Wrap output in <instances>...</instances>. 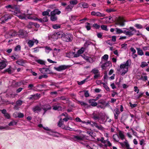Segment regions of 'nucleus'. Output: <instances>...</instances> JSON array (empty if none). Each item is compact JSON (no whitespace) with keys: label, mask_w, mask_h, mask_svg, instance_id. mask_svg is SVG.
<instances>
[{"label":"nucleus","mask_w":149,"mask_h":149,"mask_svg":"<svg viewBox=\"0 0 149 149\" xmlns=\"http://www.w3.org/2000/svg\"><path fill=\"white\" fill-rule=\"evenodd\" d=\"M52 27L54 29H57L60 28V25L57 24L53 25Z\"/></svg>","instance_id":"nucleus-50"},{"label":"nucleus","mask_w":149,"mask_h":149,"mask_svg":"<svg viewBox=\"0 0 149 149\" xmlns=\"http://www.w3.org/2000/svg\"><path fill=\"white\" fill-rule=\"evenodd\" d=\"M127 30L122 31V33L125 34L126 35L131 36L134 34V33L136 32V30L133 27H130L129 29L123 28Z\"/></svg>","instance_id":"nucleus-3"},{"label":"nucleus","mask_w":149,"mask_h":149,"mask_svg":"<svg viewBox=\"0 0 149 149\" xmlns=\"http://www.w3.org/2000/svg\"><path fill=\"white\" fill-rule=\"evenodd\" d=\"M42 19L43 22H47L48 20V17L46 16H45L44 17H43Z\"/></svg>","instance_id":"nucleus-60"},{"label":"nucleus","mask_w":149,"mask_h":149,"mask_svg":"<svg viewBox=\"0 0 149 149\" xmlns=\"http://www.w3.org/2000/svg\"><path fill=\"white\" fill-rule=\"evenodd\" d=\"M17 35V33L14 30H12L9 33V35L12 37L15 36Z\"/></svg>","instance_id":"nucleus-28"},{"label":"nucleus","mask_w":149,"mask_h":149,"mask_svg":"<svg viewBox=\"0 0 149 149\" xmlns=\"http://www.w3.org/2000/svg\"><path fill=\"white\" fill-rule=\"evenodd\" d=\"M63 121L62 118H61L58 124V126L60 127H62V125H63Z\"/></svg>","instance_id":"nucleus-52"},{"label":"nucleus","mask_w":149,"mask_h":149,"mask_svg":"<svg viewBox=\"0 0 149 149\" xmlns=\"http://www.w3.org/2000/svg\"><path fill=\"white\" fill-rule=\"evenodd\" d=\"M116 33L117 34H120L122 33V30L118 28L116 29Z\"/></svg>","instance_id":"nucleus-45"},{"label":"nucleus","mask_w":149,"mask_h":149,"mask_svg":"<svg viewBox=\"0 0 149 149\" xmlns=\"http://www.w3.org/2000/svg\"><path fill=\"white\" fill-rule=\"evenodd\" d=\"M90 125L92 127L95 126L99 130H102V127L101 125L98 126L97 124L95 122H91Z\"/></svg>","instance_id":"nucleus-16"},{"label":"nucleus","mask_w":149,"mask_h":149,"mask_svg":"<svg viewBox=\"0 0 149 149\" xmlns=\"http://www.w3.org/2000/svg\"><path fill=\"white\" fill-rule=\"evenodd\" d=\"M36 61L41 65H45V62L42 60H41V59L36 60Z\"/></svg>","instance_id":"nucleus-36"},{"label":"nucleus","mask_w":149,"mask_h":149,"mask_svg":"<svg viewBox=\"0 0 149 149\" xmlns=\"http://www.w3.org/2000/svg\"><path fill=\"white\" fill-rule=\"evenodd\" d=\"M68 66L67 65H64L59 66L55 68V69L57 71H61L64 70L67 68Z\"/></svg>","instance_id":"nucleus-13"},{"label":"nucleus","mask_w":149,"mask_h":149,"mask_svg":"<svg viewBox=\"0 0 149 149\" xmlns=\"http://www.w3.org/2000/svg\"><path fill=\"white\" fill-rule=\"evenodd\" d=\"M107 26L104 25H102L101 26V28L103 30L107 31L108 29L107 28Z\"/></svg>","instance_id":"nucleus-44"},{"label":"nucleus","mask_w":149,"mask_h":149,"mask_svg":"<svg viewBox=\"0 0 149 149\" xmlns=\"http://www.w3.org/2000/svg\"><path fill=\"white\" fill-rule=\"evenodd\" d=\"M45 52L47 53H48L49 52L52 50V49L50 47L48 46H46L45 47Z\"/></svg>","instance_id":"nucleus-46"},{"label":"nucleus","mask_w":149,"mask_h":149,"mask_svg":"<svg viewBox=\"0 0 149 149\" xmlns=\"http://www.w3.org/2000/svg\"><path fill=\"white\" fill-rule=\"evenodd\" d=\"M119 143L123 147L125 146L127 149H132V148L130 147V145L128 144L127 140H125V141L123 143L119 142Z\"/></svg>","instance_id":"nucleus-9"},{"label":"nucleus","mask_w":149,"mask_h":149,"mask_svg":"<svg viewBox=\"0 0 149 149\" xmlns=\"http://www.w3.org/2000/svg\"><path fill=\"white\" fill-rule=\"evenodd\" d=\"M56 35L57 36L58 38H61L63 39V36H64V33L61 31L58 32H56Z\"/></svg>","instance_id":"nucleus-24"},{"label":"nucleus","mask_w":149,"mask_h":149,"mask_svg":"<svg viewBox=\"0 0 149 149\" xmlns=\"http://www.w3.org/2000/svg\"><path fill=\"white\" fill-rule=\"evenodd\" d=\"M4 72H7L9 74H11L13 72L11 66H10L8 68L4 70Z\"/></svg>","instance_id":"nucleus-32"},{"label":"nucleus","mask_w":149,"mask_h":149,"mask_svg":"<svg viewBox=\"0 0 149 149\" xmlns=\"http://www.w3.org/2000/svg\"><path fill=\"white\" fill-rule=\"evenodd\" d=\"M61 13V12L58 9H55L51 12V14L56 15V14L59 15Z\"/></svg>","instance_id":"nucleus-22"},{"label":"nucleus","mask_w":149,"mask_h":149,"mask_svg":"<svg viewBox=\"0 0 149 149\" xmlns=\"http://www.w3.org/2000/svg\"><path fill=\"white\" fill-rule=\"evenodd\" d=\"M108 55L107 54H105L102 56V58L105 60H107L108 58Z\"/></svg>","instance_id":"nucleus-64"},{"label":"nucleus","mask_w":149,"mask_h":149,"mask_svg":"<svg viewBox=\"0 0 149 149\" xmlns=\"http://www.w3.org/2000/svg\"><path fill=\"white\" fill-rule=\"evenodd\" d=\"M94 101L93 99H91L89 100L88 102L91 104V106L95 107L97 105V103Z\"/></svg>","instance_id":"nucleus-19"},{"label":"nucleus","mask_w":149,"mask_h":149,"mask_svg":"<svg viewBox=\"0 0 149 149\" xmlns=\"http://www.w3.org/2000/svg\"><path fill=\"white\" fill-rule=\"evenodd\" d=\"M50 20L52 21H55L57 19V17L54 14H51Z\"/></svg>","instance_id":"nucleus-27"},{"label":"nucleus","mask_w":149,"mask_h":149,"mask_svg":"<svg viewBox=\"0 0 149 149\" xmlns=\"http://www.w3.org/2000/svg\"><path fill=\"white\" fill-rule=\"evenodd\" d=\"M119 134L120 139L122 140H123L125 137L124 135L123 134L122 132L121 131H120L119 132Z\"/></svg>","instance_id":"nucleus-42"},{"label":"nucleus","mask_w":149,"mask_h":149,"mask_svg":"<svg viewBox=\"0 0 149 149\" xmlns=\"http://www.w3.org/2000/svg\"><path fill=\"white\" fill-rule=\"evenodd\" d=\"M28 88L29 90H33V89L35 88V87L33 84H31L28 85Z\"/></svg>","instance_id":"nucleus-38"},{"label":"nucleus","mask_w":149,"mask_h":149,"mask_svg":"<svg viewBox=\"0 0 149 149\" xmlns=\"http://www.w3.org/2000/svg\"><path fill=\"white\" fill-rule=\"evenodd\" d=\"M17 122L15 121H13L10 122L8 124V125L10 126H14L16 125Z\"/></svg>","instance_id":"nucleus-49"},{"label":"nucleus","mask_w":149,"mask_h":149,"mask_svg":"<svg viewBox=\"0 0 149 149\" xmlns=\"http://www.w3.org/2000/svg\"><path fill=\"white\" fill-rule=\"evenodd\" d=\"M103 84V86L107 91H109V88L108 86L104 83H102Z\"/></svg>","instance_id":"nucleus-40"},{"label":"nucleus","mask_w":149,"mask_h":149,"mask_svg":"<svg viewBox=\"0 0 149 149\" xmlns=\"http://www.w3.org/2000/svg\"><path fill=\"white\" fill-rule=\"evenodd\" d=\"M7 65V63L5 61L0 62V69L2 70L5 68Z\"/></svg>","instance_id":"nucleus-20"},{"label":"nucleus","mask_w":149,"mask_h":149,"mask_svg":"<svg viewBox=\"0 0 149 149\" xmlns=\"http://www.w3.org/2000/svg\"><path fill=\"white\" fill-rule=\"evenodd\" d=\"M50 11V10L49 9H48L46 11H45L43 12L42 13V15L43 16H45V15H48L49 16H50V15H49V13Z\"/></svg>","instance_id":"nucleus-33"},{"label":"nucleus","mask_w":149,"mask_h":149,"mask_svg":"<svg viewBox=\"0 0 149 149\" xmlns=\"http://www.w3.org/2000/svg\"><path fill=\"white\" fill-rule=\"evenodd\" d=\"M70 5H75L77 3V0H73L70 1Z\"/></svg>","instance_id":"nucleus-41"},{"label":"nucleus","mask_w":149,"mask_h":149,"mask_svg":"<svg viewBox=\"0 0 149 149\" xmlns=\"http://www.w3.org/2000/svg\"><path fill=\"white\" fill-rule=\"evenodd\" d=\"M110 63V61H108L105 63H104L101 66L102 68L103 69H104V67L109 66Z\"/></svg>","instance_id":"nucleus-34"},{"label":"nucleus","mask_w":149,"mask_h":149,"mask_svg":"<svg viewBox=\"0 0 149 149\" xmlns=\"http://www.w3.org/2000/svg\"><path fill=\"white\" fill-rule=\"evenodd\" d=\"M47 133L49 134L54 136H58L60 134L59 133L54 132L51 130H50L49 131L47 132Z\"/></svg>","instance_id":"nucleus-12"},{"label":"nucleus","mask_w":149,"mask_h":149,"mask_svg":"<svg viewBox=\"0 0 149 149\" xmlns=\"http://www.w3.org/2000/svg\"><path fill=\"white\" fill-rule=\"evenodd\" d=\"M113 140L116 142H118L119 141V137L117 135H113Z\"/></svg>","instance_id":"nucleus-35"},{"label":"nucleus","mask_w":149,"mask_h":149,"mask_svg":"<svg viewBox=\"0 0 149 149\" xmlns=\"http://www.w3.org/2000/svg\"><path fill=\"white\" fill-rule=\"evenodd\" d=\"M11 17L12 16L11 15L8 14H5L0 19V23L1 24L4 23L9 19H10Z\"/></svg>","instance_id":"nucleus-4"},{"label":"nucleus","mask_w":149,"mask_h":149,"mask_svg":"<svg viewBox=\"0 0 149 149\" xmlns=\"http://www.w3.org/2000/svg\"><path fill=\"white\" fill-rule=\"evenodd\" d=\"M51 37L54 41L55 40L58 38L56 32H55L52 34L51 35Z\"/></svg>","instance_id":"nucleus-30"},{"label":"nucleus","mask_w":149,"mask_h":149,"mask_svg":"<svg viewBox=\"0 0 149 149\" xmlns=\"http://www.w3.org/2000/svg\"><path fill=\"white\" fill-rule=\"evenodd\" d=\"M130 62V60H128L125 63L120 65L119 71L121 72L122 75H124L127 72L128 67L129 66V63Z\"/></svg>","instance_id":"nucleus-1"},{"label":"nucleus","mask_w":149,"mask_h":149,"mask_svg":"<svg viewBox=\"0 0 149 149\" xmlns=\"http://www.w3.org/2000/svg\"><path fill=\"white\" fill-rule=\"evenodd\" d=\"M16 63L19 65L24 66V64L25 63V62L23 60H19L16 61Z\"/></svg>","instance_id":"nucleus-29"},{"label":"nucleus","mask_w":149,"mask_h":149,"mask_svg":"<svg viewBox=\"0 0 149 149\" xmlns=\"http://www.w3.org/2000/svg\"><path fill=\"white\" fill-rule=\"evenodd\" d=\"M53 109L54 110L60 111L62 110V107L60 106L59 104H57L56 105L53 106Z\"/></svg>","instance_id":"nucleus-18"},{"label":"nucleus","mask_w":149,"mask_h":149,"mask_svg":"<svg viewBox=\"0 0 149 149\" xmlns=\"http://www.w3.org/2000/svg\"><path fill=\"white\" fill-rule=\"evenodd\" d=\"M116 24L119 25L120 26H123L125 25L124 21L122 19H120L116 23Z\"/></svg>","instance_id":"nucleus-26"},{"label":"nucleus","mask_w":149,"mask_h":149,"mask_svg":"<svg viewBox=\"0 0 149 149\" xmlns=\"http://www.w3.org/2000/svg\"><path fill=\"white\" fill-rule=\"evenodd\" d=\"M11 59L13 60L17 59L19 58V56L18 55H15L11 56Z\"/></svg>","instance_id":"nucleus-51"},{"label":"nucleus","mask_w":149,"mask_h":149,"mask_svg":"<svg viewBox=\"0 0 149 149\" xmlns=\"http://www.w3.org/2000/svg\"><path fill=\"white\" fill-rule=\"evenodd\" d=\"M17 115V117L19 118H22L24 117V115L23 113H16Z\"/></svg>","instance_id":"nucleus-53"},{"label":"nucleus","mask_w":149,"mask_h":149,"mask_svg":"<svg viewBox=\"0 0 149 149\" xmlns=\"http://www.w3.org/2000/svg\"><path fill=\"white\" fill-rule=\"evenodd\" d=\"M5 8L7 10L13 12V14H17V13L19 12V10L17 8V6L15 5H8L6 6Z\"/></svg>","instance_id":"nucleus-2"},{"label":"nucleus","mask_w":149,"mask_h":149,"mask_svg":"<svg viewBox=\"0 0 149 149\" xmlns=\"http://www.w3.org/2000/svg\"><path fill=\"white\" fill-rule=\"evenodd\" d=\"M93 26L96 29H99L100 28V26L97 24H93Z\"/></svg>","instance_id":"nucleus-62"},{"label":"nucleus","mask_w":149,"mask_h":149,"mask_svg":"<svg viewBox=\"0 0 149 149\" xmlns=\"http://www.w3.org/2000/svg\"><path fill=\"white\" fill-rule=\"evenodd\" d=\"M19 35L22 36L23 37L26 36L27 34V32L23 30H19Z\"/></svg>","instance_id":"nucleus-21"},{"label":"nucleus","mask_w":149,"mask_h":149,"mask_svg":"<svg viewBox=\"0 0 149 149\" xmlns=\"http://www.w3.org/2000/svg\"><path fill=\"white\" fill-rule=\"evenodd\" d=\"M91 72L94 74H96L99 73L98 70L96 68H95L93 69L91 71Z\"/></svg>","instance_id":"nucleus-39"},{"label":"nucleus","mask_w":149,"mask_h":149,"mask_svg":"<svg viewBox=\"0 0 149 149\" xmlns=\"http://www.w3.org/2000/svg\"><path fill=\"white\" fill-rule=\"evenodd\" d=\"M137 52V53L138 55L142 56L144 54L143 52V51L139 48H136Z\"/></svg>","instance_id":"nucleus-31"},{"label":"nucleus","mask_w":149,"mask_h":149,"mask_svg":"<svg viewBox=\"0 0 149 149\" xmlns=\"http://www.w3.org/2000/svg\"><path fill=\"white\" fill-rule=\"evenodd\" d=\"M98 103L102 104V105H105V101L103 100H100L98 101Z\"/></svg>","instance_id":"nucleus-58"},{"label":"nucleus","mask_w":149,"mask_h":149,"mask_svg":"<svg viewBox=\"0 0 149 149\" xmlns=\"http://www.w3.org/2000/svg\"><path fill=\"white\" fill-rule=\"evenodd\" d=\"M21 49V47L19 45L17 46L15 48L14 50L15 51H19Z\"/></svg>","instance_id":"nucleus-56"},{"label":"nucleus","mask_w":149,"mask_h":149,"mask_svg":"<svg viewBox=\"0 0 149 149\" xmlns=\"http://www.w3.org/2000/svg\"><path fill=\"white\" fill-rule=\"evenodd\" d=\"M23 103V101L21 100H18L16 101V104L17 106L21 105Z\"/></svg>","instance_id":"nucleus-48"},{"label":"nucleus","mask_w":149,"mask_h":149,"mask_svg":"<svg viewBox=\"0 0 149 149\" xmlns=\"http://www.w3.org/2000/svg\"><path fill=\"white\" fill-rule=\"evenodd\" d=\"M51 107L50 105L47 104L44 106L42 108V109L44 111V113H45L47 110L51 109Z\"/></svg>","instance_id":"nucleus-25"},{"label":"nucleus","mask_w":149,"mask_h":149,"mask_svg":"<svg viewBox=\"0 0 149 149\" xmlns=\"http://www.w3.org/2000/svg\"><path fill=\"white\" fill-rule=\"evenodd\" d=\"M16 12L17 13V14L15 13L14 15H17L20 19H25L26 15L25 14H21L20 11L19 12V13H18L17 12Z\"/></svg>","instance_id":"nucleus-17"},{"label":"nucleus","mask_w":149,"mask_h":149,"mask_svg":"<svg viewBox=\"0 0 149 149\" xmlns=\"http://www.w3.org/2000/svg\"><path fill=\"white\" fill-rule=\"evenodd\" d=\"M73 7V6L69 4L66 6L65 8V10L68 12H70L72 10V8Z\"/></svg>","instance_id":"nucleus-23"},{"label":"nucleus","mask_w":149,"mask_h":149,"mask_svg":"<svg viewBox=\"0 0 149 149\" xmlns=\"http://www.w3.org/2000/svg\"><path fill=\"white\" fill-rule=\"evenodd\" d=\"M148 65L147 63L145 62H143L141 63V67L142 68L146 67Z\"/></svg>","instance_id":"nucleus-54"},{"label":"nucleus","mask_w":149,"mask_h":149,"mask_svg":"<svg viewBox=\"0 0 149 149\" xmlns=\"http://www.w3.org/2000/svg\"><path fill=\"white\" fill-rule=\"evenodd\" d=\"M86 24L87 25L86 26V27L87 30H89L91 29V28L90 24L88 23H87Z\"/></svg>","instance_id":"nucleus-57"},{"label":"nucleus","mask_w":149,"mask_h":149,"mask_svg":"<svg viewBox=\"0 0 149 149\" xmlns=\"http://www.w3.org/2000/svg\"><path fill=\"white\" fill-rule=\"evenodd\" d=\"M78 6L81 8H86L89 6L88 4L85 2H81L78 4Z\"/></svg>","instance_id":"nucleus-11"},{"label":"nucleus","mask_w":149,"mask_h":149,"mask_svg":"<svg viewBox=\"0 0 149 149\" xmlns=\"http://www.w3.org/2000/svg\"><path fill=\"white\" fill-rule=\"evenodd\" d=\"M91 15H92L98 17H104L105 16L104 14H102L99 12H95V11H92L91 13Z\"/></svg>","instance_id":"nucleus-14"},{"label":"nucleus","mask_w":149,"mask_h":149,"mask_svg":"<svg viewBox=\"0 0 149 149\" xmlns=\"http://www.w3.org/2000/svg\"><path fill=\"white\" fill-rule=\"evenodd\" d=\"M116 11V10L112 9H108L106 10V11L108 13L111 12H114Z\"/></svg>","instance_id":"nucleus-63"},{"label":"nucleus","mask_w":149,"mask_h":149,"mask_svg":"<svg viewBox=\"0 0 149 149\" xmlns=\"http://www.w3.org/2000/svg\"><path fill=\"white\" fill-rule=\"evenodd\" d=\"M34 43V41L33 40H29L28 44L30 47H32Z\"/></svg>","instance_id":"nucleus-37"},{"label":"nucleus","mask_w":149,"mask_h":149,"mask_svg":"<svg viewBox=\"0 0 149 149\" xmlns=\"http://www.w3.org/2000/svg\"><path fill=\"white\" fill-rule=\"evenodd\" d=\"M73 139L75 141H79L84 140L85 138V136L84 134H81L78 136H74Z\"/></svg>","instance_id":"nucleus-6"},{"label":"nucleus","mask_w":149,"mask_h":149,"mask_svg":"<svg viewBox=\"0 0 149 149\" xmlns=\"http://www.w3.org/2000/svg\"><path fill=\"white\" fill-rule=\"evenodd\" d=\"M84 51V49L83 47H82L80 49H79L77 52L80 55L83 53Z\"/></svg>","instance_id":"nucleus-47"},{"label":"nucleus","mask_w":149,"mask_h":149,"mask_svg":"<svg viewBox=\"0 0 149 149\" xmlns=\"http://www.w3.org/2000/svg\"><path fill=\"white\" fill-rule=\"evenodd\" d=\"M8 126H6L5 127L1 126H0V130H3V129L8 130Z\"/></svg>","instance_id":"nucleus-55"},{"label":"nucleus","mask_w":149,"mask_h":149,"mask_svg":"<svg viewBox=\"0 0 149 149\" xmlns=\"http://www.w3.org/2000/svg\"><path fill=\"white\" fill-rule=\"evenodd\" d=\"M42 109V108L40 106L36 105L32 109L35 113H38L41 111Z\"/></svg>","instance_id":"nucleus-8"},{"label":"nucleus","mask_w":149,"mask_h":149,"mask_svg":"<svg viewBox=\"0 0 149 149\" xmlns=\"http://www.w3.org/2000/svg\"><path fill=\"white\" fill-rule=\"evenodd\" d=\"M79 102L81 105L83 106L85 109H88L91 107V105H88L87 103L84 102L83 101H79Z\"/></svg>","instance_id":"nucleus-15"},{"label":"nucleus","mask_w":149,"mask_h":149,"mask_svg":"<svg viewBox=\"0 0 149 149\" xmlns=\"http://www.w3.org/2000/svg\"><path fill=\"white\" fill-rule=\"evenodd\" d=\"M46 85L45 84H42V85H40V84H39L37 85L36 87L38 88H42L43 87H44L45 86H46Z\"/></svg>","instance_id":"nucleus-61"},{"label":"nucleus","mask_w":149,"mask_h":149,"mask_svg":"<svg viewBox=\"0 0 149 149\" xmlns=\"http://www.w3.org/2000/svg\"><path fill=\"white\" fill-rule=\"evenodd\" d=\"M90 77L89 76L88 77L85 79L83 80V81H80V82H78V83L79 85H80L83 84H84L86 81V80Z\"/></svg>","instance_id":"nucleus-43"},{"label":"nucleus","mask_w":149,"mask_h":149,"mask_svg":"<svg viewBox=\"0 0 149 149\" xmlns=\"http://www.w3.org/2000/svg\"><path fill=\"white\" fill-rule=\"evenodd\" d=\"M72 39V35L70 34H64L63 40L65 41L68 42L71 41Z\"/></svg>","instance_id":"nucleus-5"},{"label":"nucleus","mask_w":149,"mask_h":149,"mask_svg":"<svg viewBox=\"0 0 149 149\" xmlns=\"http://www.w3.org/2000/svg\"><path fill=\"white\" fill-rule=\"evenodd\" d=\"M40 94L38 93L31 95L29 98L30 100H36L40 97Z\"/></svg>","instance_id":"nucleus-10"},{"label":"nucleus","mask_w":149,"mask_h":149,"mask_svg":"<svg viewBox=\"0 0 149 149\" xmlns=\"http://www.w3.org/2000/svg\"><path fill=\"white\" fill-rule=\"evenodd\" d=\"M135 26L138 29H141L143 28V26L141 25L138 24H136Z\"/></svg>","instance_id":"nucleus-59"},{"label":"nucleus","mask_w":149,"mask_h":149,"mask_svg":"<svg viewBox=\"0 0 149 149\" xmlns=\"http://www.w3.org/2000/svg\"><path fill=\"white\" fill-rule=\"evenodd\" d=\"M92 118L94 120H99L100 119V114L97 111H94L92 114Z\"/></svg>","instance_id":"nucleus-7"}]
</instances>
